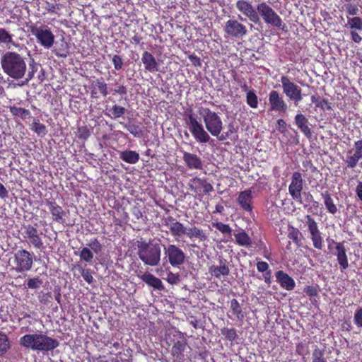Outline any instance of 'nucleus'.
<instances>
[{"label":"nucleus","instance_id":"obj_1","mask_svg":"<svg viewBox=\"0 0 362 362\" xmlns=\"http://www.w3.org/2000/svg\"><path fill=\"white\" fill-rule=\"evenodd\" d=\"M197 112L202 118L207 131L193 114H188L186 124L195 140L199 143H207L211 139L210 134L218 138L219 141L224 140L225 136H220L223 124L218 113L203 106L198 107Z\"/></svg>","mask_w":362,"mask_h":362},{"label":"nucleus","instance_id":"obj_2","mask_svg":"<svg viewBox=\"0 0 362 362\" xmlns=\"http://www.w3.org/2000/svg\"><path fill=\"white\" fill-rule=\"evenodd\" d=\"M4 72L13 79L22 78L27 70L25 58L15 52H7L1 57Z\"/></svg>","mask_w":362,"mask_h":362},{"label":"nucleus","instance_id":"obj_3","mask_svg":"<svg viewBox=\"0 0 362 362\" xmlns=\"http://www.w3.org/2000/svg\"><path fill=\"white\" fill-rule=\"evenodd\" d=\"M20 344L33 351H48L59 346V341L42 333L28 334L20 339Z\"/></svg>","mask_w":362,"mask_h":362},{"label":"nucleus","instance_id":"obj_4","mask_svg":"<svg viewBox=\"0 0 362 362\" xmlns=\"http://www.w3.org/2000/svg\"><path fill=\"white\" fill-rule=\"evenodd\" d=\"M137 254L144 264L154 267L159 264L161 256L160 245L152 240L139 241Z\"/></svg>","mask_w":362,"mask_h":362},{"label":"nucleus","instance_id":"obj_5","mask_svg":"<svg viewBox=\"0 0 362 362\" xmlns=\"http://www.w3.org/2000/svg\"><path fill=\"white\" fill-rule=\"evenodd\" d=\"M256 8L259 18L261 17L267 25L277 28H284L282 19L267 3L261 2L257 5Z\"/></svg>","mask_w":362,"mask_h":362},{"label":"nucleus","instance_id":"obj_6","mask_svg":"<svg viewBox=\"0 0 362 362\" xmlns=\"http://www.w3.org/2000/svg\"><path fill=\"white\" fill-rule=\"evenodd\" d=\"M30 32L36 37L37 42L45 49H49L54 43V35L47 25L30 27Z\"/></svg>","mask_w":362,"mask_h":362},{"label":"nucleus","instance_id":"obj_7","mask_svg":"<svg viewBox=\"0 0 362 362\" xmlns=\"http://www.w3.org/2000/svg\"><path fill=\"white\" fill-rule=\"evenodd\" d=\"M280 81L282 85L283 93L297 105L303 100L301 88L286 76L281 77Z\"/></svg>","mask_w":362,"mask_h":362},{"label":"nucleus","instance_id":"obj_8","mask_svg":"<svg viewBox=\"0 0 362 362\" xmlns=\"http://www.w3.org/2000/svg\"><path fill=\"white\" fill-rule=\"evenodd\" d=\"M165 259L173 267H179L185 262L186 256L183 250L173 244H169L163 247Z\"/></svg>","mask_w":362,"mask_h":362},{"label":"nucleus","instance_id":"obj_9","mask_svg":"<svg viewBox=\"0 0 362 362\" xmlns=\"http://www.w3.org/2000/svg\"><path fill=\"white\" fill-rule=\"evenodd\" d=\"M305 224L313 247L317 250H321L323 247V239L317 222L310 215H307L305 216Z\"/></svg>","mask_w":362,"mask_h":362},{"label":"nucleus","instance_id":"obj_10","mask_svg":"<svg viewBox=\"0 0 362 362\" xmlns=\"http://www.w3.org/2000/svg\"><path fill=\"white\" fill-rule=\"evenodd\" d=\"M223 30L228 35L238 39L243 38L247 34L246 26L235 19L227 21Z\"/></svg>","mask_w":362,"mask_h":362},{"label":"nucleus","instance_id":"obj_11","mask_svg":"<svg viewBox=\"0 0 362 362\" xmlns=\"http://www.w3.org/2000/svg\"><path fill=\"white\" fill-rule=\"evenodd\" d=\"M16 267V270L18 272L29 271L33 266L32 255L25 250H18L15 254V259Z\"/></svg>","mask_w":362,"mask_h":362},{"label":"nucleus","instance_id":"obj_12","mask_svg":"<svg viewBox=\"0 0 362 362\" xmlns=\"http://www.w3.org/2000/svg\"><path fill=\"white\" fill-rule=\"evenodd\" d=\"M361 159H362V140H358L354 143V148L347 151L344 161L347 168H354Z\"/></svg>","mask_w":362,"mask_h":362},{"label":"nucleus","instance_id":"obj_13","mask_svg":"<svg viewBox=\"0 0 362 362\" xmlns=\"http://www.w3.org/2000/svg\"><path fill=\"white\" fill-rule=\"evenodd\" d=\"M303 185V180L301 174L298 172L293 173L291 177V182L288 187V191L292 198L300 204L303 202L301 196Z\"/></svg>","mask_w":362,"mask_h":362},{"label":"nucleus","instance_id":"obj_14","mask_svg":"<svg viewBox=\"0 0 362 362\" xmlns=\"http://www.w3.org/2000/svg\"><path fill=\"white\" fill-rule=\"evenodd\" d=\"M236 8L245 17L254 23L259 21V15L250 2L246 0H238L235 3Z\"/></svg>","mask_w":362,"mask_h":362},{"label":"nucleus","instance_id":"obj_15","mask_svg":"<svg viewBox=\"0 0 362 362\" xmlns=\"http://www.w3.org/2000/svg\"><path fill=\"white\" fill-rule=\"evenodd\" d=\"M269 102L272 111L286 112L288 106L284 101L283 96L276 90H272L269 95Z\"/></svg>","mask_w":362,"mask_h":362},{"label":"nucleus","instance_id":"obj_16","mask_svg":"<svg viewBox=\"0 0 362 362\" xmlns=\"http://www.w3.org/2000/svg\"><path fill=\"white\" fill-rule=\"evenodd\" d=\"M189 186L191 190L198 195L207 194L213 190V187L211 184L199 177L191 179L189 182Z\"/></svg>","mask_w":362,"mask_h":362},{"label":"nucleus","instance_id":"obj_17","mask_svg":"<svg viewBox=\"0 0 362 362\" xmlns=\"http://www.w3.org/2000/svg\"><path fill=\"white\" fill-rule=\"evenodd\" d=\"M25 237L29 239L30 244L33 245L36 248H40L43 243L38 235L37 230L33 226L28 225L25 227Z\"/></svg>","mask_w":362,"mask_h":362},{"label":"nucleus","instance_id":"obj_18","mask_svg":"<svg viewBox=\"0 0 362 362\" xmlns=\"http://www.w3.org/2000/svg\"><path fill=\"white\" fill-rule=\"evenodd\" d=\"M141 61L146 71L151 73L158 71L159 64L156 58L150 52L147 51L144 52Z\"/></svg>","mask_w":362,"mask_h":362},{"label":"nucleus","instance_id":"obj_19","mask_svg":"<svg viewBox=\"0 0 362 362\" xmlns=\"http://www.w3.org/2000/svg\"><path fill=\"white\" fill-rule=\"evenodd\" d=\"M276 281L280 284L281 286L287 290L291 291L294 288L296 283L294 280L283 271H278L275 274Z\"/></svg>","mask_w":362,"mask_h":362},{"label":"nucleus","instance_id":"obj_20","mask_svg":"<svg viewBox=\"0 0 362 362\" xmlns=\"http://www.w3.org/2000/svg\"><path fill=\"white\" fill-rule=\"evenodd\" d=\"M252 192L251 190H245L241 192L238 197V202L241 208L247 211H252Z\"/></svg>","mask_w":362,"mask_h":362},{"label":"nucleus","instance_id":"obj_21","mask_svg":"<svg viewBox=\"0 0 362 362\" xmlns=\"http://www.w3.org/2000/svg\"><path fill=\"white\" fill-rule=\"evenodd\" d=\"M183 160L187 166L190 169L200 170L202 168V160L196 154L185 152Z\"/></svg>","mask_w":362,"mask_h":362},{"label":"nucleus","instance_id":"obj_22","mask_svg":"<svg viewBox=\"0 0 362 362\" xmlns=\"http://www.w3.org/2000/svg\"><path fill=\"white\" fill-rule=\"evenodd\" d=\"M295 122L306 137L310 138L312 136L311 129L308 125V120L303 114L299 113L296 115Z\"/></svg>","mask_w":362,"mask_h":362},{"label":"nucleus","instance_id":"obj_23","mask_svg":"<svg viewBox=\"0 0 362 362\" xmlns=\"http://www.w3.org/2000/svg\"><path fill=\"white\" fill-rule=\"evenodd\" d=\"M235 243L243 247H250L252 244L251 238L243 229H240L234 233Z\"/></svg>","mask_w":362,"mask_h":362},{"label":"nucleus","instance_id":"obj_24","mask_svg":"<svg viewBox=\"0 0 362 362\" xmlns=\"http://www.w3.org/2000/svg\"><path fill=\"white\" fill-rule=\"evenodd\" d=\"M6 45L8 49L16 47L20 49L21 45L13 40V35L4 28H0V44Z\"/></svg>","mask_w":362,"mask_h":362},{"label":"nucleus","instance_id":"obj_25","mask_svg":"<svg viewBox=\"0 0 362 362\" xmlns=\"http://www.w3.org/2000/svg\"><path fill=\"white\" fill-rule=\"evenodd\" d=\"M140 279L149 286L156 289H163V286L162 281L151 274H144L140 276Z\"/></svg>","mask_w":362,"mask_h":362},{"label":"nucleus","instance_id":"obj_26","mask_svg":"<svg viewBox=\"0 0 362 362\" xmlns=\"http://www.w3.org/2000/svg\"><path fill=\"white\" fill-rule=\"evenodd\" d=\"M185 235H186L191 240L197 238L201 241H204L206 239V235H205L203 230L196 226L187 228Z\"/></svg>","mask_w":362,"mask_h":362},{"label":"nucleus","instance_id":"obj_27","mask_svg":"<svg viewBox=\"0 0 362 362\" xmlns=\"http://www.w3.org/2000/svg\"><path fill=\"white\" fill-rule=\"evenodd\" d=\"M209 272L216 278H221V276H226L229 274V268L225 264L219 266H211L209 268Z\"/></svg>","mask_w":362,"mask_h":362},{"label":"nucleus","instance_id":"obj_28","mask_svg":"<svg viewBox=\"0 0 362 362\" xmlns=\"http://www.w3.org/2000/svg\"><path fill=\"white\" fill-rule=\"evenodd\" d=\"M119 157L122 160L131 164L136 163L139 159V153L134 151H122Z\"/></svg>","mask_w":362,"mask_h":362},{"label":"nucleus","instance_id":"obj_29","mask_svg":"<svg viewBox=\"0 0 362 362\" xmlns=\"http://www.w3.org/2000/svg\"><path fill=\"white\" fill-rule=\"evenodd\" d=\"M49 209L52 214V215L54 217V220L59 222L63 223V216H64V211L59 206L57 205L55 203H50Z\"/></svg>","mask_w":362,"mask_h":362},{"label":"nucleus","instance_id":"obj_30","mask_svg":"<svg viewBox=\"0 0 362 362\" xmlns=\"http://www.w3.org/2000/svg\"><path fill=\"white\" fill-rule=\"evenodd\" d=\"M322 196L323 197L324 203L327 211L332 214H336L337 212V207L334 203V200L331 197L329 193L328 192H325L322 194Z\"/></svg>","mask_w":362,"mask_h":362},{"label":"nucleus","instance_id":"obj_31","mask_svg":"<svg viewBox=\"0 0 362 362\" xmlns=\"http://www.w3.org/2000/svg\"><path fill=\"white\" fill-rule=\"evenodd\" d=\"M186 227L178 221H174L170 223L169 229L173 236H181L185 234Z\"/></svg>","mask_w":362,"mask_h":362},{"label":"nucleus","instance_id":"obj_32","mask_svg":"<svg viewBox=\"0 0 362 362\" xmlns=\"http://www.w3.org/2000/svg\"><path fill=\"white\" fill-rule=\"evenodd\" d=\"M230 308L232 313L238 320H242L244 317V313L242 310L240 305L236 299L231 300Z\"/></svg>","mask_w":362,"mask_h":362},{"label":"nucleus","instance_id":"obj_33","mask_svg":"<svg viewBox=\"0 0 362 362\" xmlns=\"http://www.w3.org/2000/svg\"><path fill=\"white\" fill-rule=\"evenodd\" d=\"M108 112L109 113L107 115L114 119H117L122 116L126 112V109L123 107L115 105L108 110Z\"/></svg>","mask_w":362,"mask_h":362},{"label":"nucleus","instance_id":"obj_34","mask_svg":"<svg viewBox=\"0 0 362 362\" xmlns=\"http://www.w3.org/2000/svg\"><path fill=\"white\" fill-rule=\"evenodd\" d=\"M347 25L351 29L362 30V18L357 16L347 18Z\"/></svg>","mask_w":362,"mask_h":362},{"label":"nucleus","instance_id":"obj_35","mask_svg":"<svg viewBox=\"0 0 362 362\" xmlns=\"http://www.w3.org/2000/svg\"><path fill=\"white\" fill-rule=\"evenodd\" d=\"M10 348V344L7 336L0 333V356L4 355Z\"/></svg>","mask_w":362,"mask_h":362},{"label":"nucleus","instance_id":"obj_36","mask_svg":"<svg viewBox=\"0 0 362 362\" xmlns=\"http://www.w3.org/2000/svg\"><path fill=\"white\" fill-rule=\"evenodd\" d=\"M247 104L252 108H256L258 104L257 96L253 90H248L246 96Z\"/></svg>","mask_w":362,"mask_h":362},{"label":"nucleus","instance_id":"obj_37","mask_svg":"<svg viewBox=\"0 0 362 362\" xmlns=\"http://www.w3.org/2000/svg\"><path fill=\"white\" fill-rule=\"evenodd\" d=\"M10 110L13 115L20 117L22 119H25L30 115V111L22 107H12Z\"/></svg>","mask_w":362,"mask_h":362},{"label":"nucleus","instance_id":"obj_38","mask_svg":"<svg viewBox=\"0 0 362 362\" xmlns=\"http://www.w3.org/2000/svg\"><path fill=\"white\" fill-rule=\"evenodd\" d=\"M124 127L134 136H140L141 131L139 126L133 123H128L124 124Z\"/></svg>","mask_w":362,"mask_h":362},{"label":"nucleus","instance_id":"obj_39","mask_svg":"<svg viewBox=\"0 0 362 362\" xmlns=\"http://www.w3.org/2000/svg\"><path fill=\"white\" fill-rule=\"evenodd\" d=\"M312 362H327L324 354L320 349L317 348L313 351Z\"/></svg>","mask_w":362,"mask_h":362},{"label":"nucleus","instance_id":"obj_40","mask_svg":"<svg viewBox=\"0 0 362 362\" xmlns=\"http://www.w3.org/2000/svg\"><path fill=\"white\" fill-rule=\"evenodd\" d=\"M80 257L84 261L90 262L93 258V253L89 248L83 247L81 251Z\"/></svg>","mask_w":362,"mask_h":362},{"label":"nucleus","instance_id":"obj_41","mask_svg":"<svg viewBox=\"0 0 362 362\" xmlns=\"http://www.w3.org/2000/svg\"><path fill=\"white\" fill-rule=\"evenodd\" d=\"M332 243L336 245V252H334V255L337 257L346 254V250L342 243H337L334 240H332Z\"/></svg>","mask_w":362,"mask_h":362},{"label":"nucleus","instance_id":"obj_42","mask_svg":"<svg viewBox=\"0 0 362 362\" xmlns=\"http://www.w3.org/2000/svg\"><path fill=\"white\" fill-rule=\"evenodd\" d=\"M222 334L230 341H233L237 337L236 331H235V329H234L233 328L232 329H228V328L223 329L222 330Z\"/></svg>","mask_w":362,"mask_h":362},{"label":"nucleus","instance_id":"obj_43","mask_svg":"<svg viewBox=\"0 0 362 362\" xmlns=\"http://www.w3.org/2000/svg\"><path fill=\"white\" fill-rule=\"evenodd\" d=\"M165 279L170 284H177L180 281V276L178 274H174L172 272H169Z\"/></svg>","mask_w":362,"mask_h":362},{"label":"nucleus","instance_id":"obj_44","mask_svg":"<svg viewBox=\"0 0 362 362\" xmlns=\"http://www.w3.org/2000/svg\"><path fill=\"white\" fill-rule=\"evenodd\" d=\"M354 322L358 327H362V308L356 310Z\"/></svg>","mask_w":362,"mask_h":362},{"label":"nucleus","instance_id":"obj_45","mask_svg":"<svg viewBox=\"0 0 362 362\" xmlns=\"http://www.w3.org/2000/svg\"><path fill=\"white\" fill-rule=\"evenodd\" d=\"M338 263L340 266L341 271H344L349 267V262L346 254L337 257Z\"/></svg>","mask_w":362,"mask_h":362},{"label":"nucleus","instance_id":"obj_46","mask_svg":"<svg viewBox=\"0 0 362 362\" xmlns=\"http://www.w3.org/2000/svg\"><path fill=\"white\" fill-rule=\"evenodd\" d=\"M32 129L37 134H45L46 132L45 126L40 122H34L33 124Z\"/></svg>","mask_w":362,"mask_h":362},{"label":"nucleus","instance_id":"obj_47","mask_svg":"<svg viewBox=\"0 0 362 362\" xmlns=\"http://www.w3.org/2000/svg\"><path fill=\"white\" fill-rule=\"evenodd\" d=\"M42 281L38 277L33 278L28 280V286L30 288H38L42 285Z\"/></svg>","mask_w":362,"mask_h":362},{"label":"nucleus","instance_id":"obj_48","mask_svg":"<svg viewBox=\"0 0 362 362\" xmlns=\"http://www.w3.org/2000/svg\"><path fill=\"white\" fill-rule=\"evenodd\" d=\"M346 11L350 16H356L359 11L356 5L352 4H347L345 5Z\"/></svg>","mask_w":362,"mask_h":362},{"label":"nucleus","instance_id":"obj_49","mask_svg":"<svg viewBox=\"0 0 362 362\" xmlns=\"http://www.w3.org/2000/svg\"><path fill=\"white\" fill-rule=\"evenodd\" d=\"M217 230L224 234H230L231 233V228L228 225L223 224V223H217L215 225Z\"/></svg>","mask_w":362,"mask_h":362},{"label":"nucleus","instance_id":"obj_50","mask_svg":"<svg viewBox=\"0 0 362 362\" xmlns=\"http://www.w3.org/2000/svg\"><path fill=\"white\" fill-rule=\"evenodd\" d=\"M112 64L116 70H120L123 66V61L120 56L114 55L112 59Z\"/></svg>","mask_w":362,"mask_h":362},{"label":"nucleus","instance_id":"obj_51","mask_svg":"<svg viewBox=\"0 0 362 362\" xmlns=\"http://www.w3.org/2000/svg\"><path fill=\"white\" fill-rule=\"evenodd\" d=\"M90 248L91 250L95 252V253H98L99 252H100L101 250V245L100 243L98 241L97 239H93L92 240L88 245Z\"/></svg>","mask_w":362,"mask_h":362},{"label":"nucleus","instance_id":"obj_52","mask_svg":"<svg viewBox=\"0 0 362 362\" xmlns=\"http://www.w3.org/2000/svg\"><path fill=\"white\" fill-rule=\"evenodd\" d=\"M81 276L83 279L89 284L93 282V278L90 272L88 269H83L81 272Z\"/></svg>","mask_w":362,"mask_h":362},{"label":"nucleus","instance_id":"obj_53","mask_svg":"<svg viewBox=\"0 0 362 362\" xmlns=\"http://www.w3.org/2000/svg\"><path fill=\"white\" fill-rule=\"evenodd\" d=\"M298 236L299 231L298 229H296L294 228H292V229L289 231L288 235V237L296 243L298 242Z\"/></svg>","mask_w":362,"mask_h":362},{"label":"nucleus","instance_id":"obj_54","mask_svg":"<svg viewBox=\"0 0 362 362\" xmlns=\"http://www.w3.org/2000/svg\"><path fill=\"white\" fill-rule=\"evenodd\" d=\"M269 269V264L266 262L260 261L257 263V269L259 272H267Z\"/></svg>","mask_w":362,"mask_h":362},{"label":"nucleus","instance_id":"obj_55","mask_svg":"<svg viewBox=\"0 0 362 362\" xmlns=\"http://www.w3.org/2000/svg\"><path fill=\"white\" fill-rule=\"evenodd\" d=\"M96 85L100 92L103 95V96H106L107 95V84L103 81H98Z\"/></svg>","mask_w":362,"mask_h":362},{"label":"nucleus","instance_id":"obj_56","mask_svg":"<svg viewBox=\"0 0 362 362\" xmlns=\"http://www.w3.org/2000/svg\"><path fill=\"white\" fill-rule=\"evenodd\" d=\"M350 35L351 37V40L354 42L356 43H360L361 42L362 37L356 31H351Z\"/></svg>","mask_w":362,"mask_h":362},{"label":"nucleus","instance_id":"obj_57","mask_svg":"<svg viewBox=\"0 0 362 362\" xmlns=\"http://www.w3.org/2000/svg\"><path fill=\"white\" fill-rule=\"evenodd\" d=\"M8 192L2 183L0 182V198L5 199L8 197Z\"/></svg>","mask_w":362,"mask_h":362},{"label":"nucleus","instance_id":"obj_58","mask_svg":"<svg viewBox=\"0 0 362 362\" xmlns=\"http://www.w3.org/2000/svg\"><path fill=\"white\" fill-rule=\"evenodd\" d=\"M356 194L360 200L362 201V182H359L356 189Z\"/></svg>","mask_w":362,"mask_h":362},{"label":"nucleus","instance_id":"obj_59","mask_svg":"<svg viewBox=\"0 0 362 362\" xmlns=\"http://www.w3.org/2000/svg\"><path fill=\"white\" fill-rule=\"evenodd\" d=\"M277 125H278V128H279V130L284 131V129L286 127V122H285V121L284 119H279L277 120Z\"/></svg>","mask_w":362,"mask_h":362},{"label":"nucleus","instance_id":"obj_60","mask_svg":"<svg viewBox=\"0 0 362 362\" xmlns=\"http://www.w3.org/2000/svg\"><path fill=\"white\" fill-rule=\"evenodd\" d=\"M271 277H272V272L271 271H267L264 274V281L266 283H267L268 284H269L271 283Z\"/></svg>","mask_w":362,"mask_h":362},{"label":"nucleus","instance_id":"obj_61","mask_svg":"<svg viewBox=\"0 0 362 362\" xmlns=\"http://www.w3.org/2000/svg\"><path fill=\"white\" fill-rule=\"evenodd\" d=\"M115 91L120 95H125L127 93V89L123 86H119Z\"/></svg>","mask_w":362,"mask_h":362},{"label":"nucleus","instance_id":"obj_62","mask_svg":"<svg viewBox=\"0 0 362 362\" xmlns=\"http://www.w3.org/2000/svg\"><path fill=\"white\" fill-rule=\"evenodd\" d=\"M326 104L327 101L325 100H320L319 102L317 103L316 106L323 108L324 105Z\"/></svg>","mask_w":362,"mask_h":362},{"label":"nucleus","instance_id":"obj_63","mask_svg":"<svg viewBox=\"0 0 362 362\" xmlns=\"http://www.w3.org/2000/svg\"><path fill=\"white\" fill-rule=\"evenodd\" d=\"M320 99L318 98H317L316 96L315 95H312L311 96V101L315 103V105H317V103L319 102Z\"/></svg>","mask_w":362,"mask_h":362},{"label":"nucleus","instance_id":"obj_64","mask_svg":"<svg viewBox=\"0 0 362 362\" xmlns=\"http://www.w3.org/2000/svg\"><path fill=\"white\" fill-rule=\"evenodd\" d=\"M242 88L243 90L246 91L247 93V91L249 90H248V87L246 84H244L243 86H242Z\"/></svg>","mask_w":362,"mask_h":362}]
</instances>
